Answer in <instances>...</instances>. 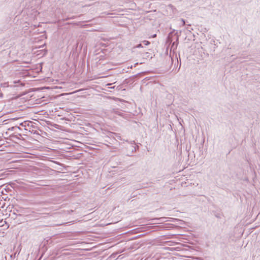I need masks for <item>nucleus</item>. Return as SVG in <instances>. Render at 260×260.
Returning a JSON list of instances; mask_svg holds the SVG:
<instances>
[{
    "instance_id": "f257e3e1",
    "label": "nucleus",
    "mask_w": 260,
    "mask_h": 260,
    "mask_svg": "<svg viewBox=\"0 0 260 260\" xmlns=\"http://www.w3.org/2000/svg\"><path fill=\"white\" fill-rule=\"evenodd\" d=\"M144 42H145V45H148L149 44V42L148 41H145Z\"/></svg>"
},
{
    "instance_id": "f03ea898",
    "label": "nucleus",
    "mask_w": 260,
    "mask_h": 260,
    "mask_svg": "<svg viewBox=\"0 0 260 260\" xmlns=\"http://www.w3.org/2000/svg\"><path fill=\"white\" fill-rule=\"evenodd\" d=\"M82 90V89H79V90H77V91H75L73 92V93L77 92L79 91H80V90Z\"/></svg>"
},
{
    "instance_id": "7ed1b4c3",
    "label": "nucleus",
    "mask_w": 260,
    "mask_h": 260,
    "mask_svg": "<svg viewBox=\"0 0 260 260\" xmlns=\"http://www.w3.org/2000/svg\"><path fill=\"white\" fill-rule=\"evenodd\" d=\"M58 88H61V87H57V86H56V87H54V88H55V89Z\"/></svg>"
},
{
    "instance_id": "20e7f679",
    "label": "nucleus",
    "mask_w": 260,
    "mask_h": 260,
    "mask_svg": "<svg viewBox=\"0 0 260 260\" xmlns=\"http://www.w3.org/2000/svg\"><path fill=\"white\" fill-rule=\"evenodd\" d=\"M65 95L68 94V93H64ZM62 95H64V94H62Z\"/></svg>"
}]
</instances>
